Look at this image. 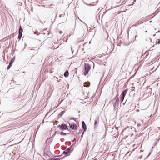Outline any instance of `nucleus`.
Here are the masks:
<instances>
[{
    "label": "nucleus",
    "instance_id": "nucleus-1",
    "mask_svg": "<svg viewBox=\"0 0 160 160\" xmlns=\"http://www.w3.org/2000/svg\"><path fill=\"white\" fill-rule=\"evenodd\" d=\"M84 68L85 72H84L83 74L86 76L88 74L91 68L90 65L88 63H85Z\"/></svg>",
    "mask_w": 160,
    "mask_h": 160
},
{
    "label": "nucleus",
    "instance_id": "nucleus-2",
    "mask_svg": "<svg viewBox=\"0 0 160 160\" xmlns=\"http://www.w3.org/2000/svg\"><path fill=\"white\" fill-rule=\"evenodd\" d=\"M128 90V89H127L124 90L122 92V93L121 94V97L120 98V101H121V103H122L123 102Z\"/></svg>",
    "mask_w": 160,
    "mask_h": 160
},
{
    "label": "nucleus",
    "instance_id": "nucleus-3",
    "mask_svg": "<svg viewBox=\"0 0 160 160\" xmlns=\"http://www.w3.org/2000/svg\"><path fill=\"white\" fill-rule=\"evenodd\" d=\"M58 127L60 128L61 130H63L68 129V126L65 124H62L61 125H58Z\"/></svg>",
    "mask_w": 160,
    "mask_h": 160
},
{
    "label": "nucleus",
    "instance_id": "nucleus-4",
    "mask_svg": "<svg viewBox=\"0 0 160 160\" xmlns=\"http://www.w3.org/2000/svg\"><path fill=\"white\" fill-rule=\"evenodd\" d=\"M69 126L71 129L72 130H77V126L75 123L71 124H70L69 123Z\"/></svg>",
    "mask_w": 160,
    "mask_h": 160
},
{
    "label": "nucleus",
    "instance_id": "nucleus-5",
    "mask_svg": "<svg viewBox=\"0 0 160 160\" xmlns=\"http://www.w3.org/2000/svg\"><path fill=\"white\" fill-rule=\"evenodd\" d=\"M99 118L98 117H97L95 118V122L94 123V128H95L96 127H97L98 125V123H99Z\"/></svg>",
    "mask_w": 160,
    "mask_h": 160
},
{
    "label": "nucleus",
    "instance_id": "nucleus-6",
    "mask_svg": "<svg viewBox=\"0 0 160 160\" xmlns=\"http://www.w3.org/2000/svg\"><path fill=\"white\" fill-rule=\"evenodd\" d=\"M82 128L84 129V132H85L87 130V126L85 122L83 121L82 122Z\"/></svg>",
    "mask_w": 160,
    "mask_h": 160
},
{
    "label": "nucleus",
    "instance_id": "nucleus-7",
    "mask_svg": "<svg viewBox=\"0 0 160 160\" xmlns=\"http://www.w3.org/2000/svg\"><path fill=\"white\" fill-rule=\"evenodd\" d=\"M70 148H69L65 151H64L63 152V153L64 154L67 155L69 153L70 151Z\"/></svg>",
    "mask_w": 160,
    "mask_h": 160
},
{
    "label": "nucleus",
    "instance_id": "nucleus-8",
    "mask_svg": "<svg viewBox=\"0 0 160 160\" xmlns=\"http://www.w3.org/2000/svg\"><path fill=\"white\" fill-rule=\"evenodd\" d=\"M22 32L23 29H22V27L21 26H20L19 30V34H21V35H22Z\"/></svg>",
    "mask_w": 160,
    "mask_h": 160
},
{
    "label": "nucleus",
    "instance_id": "nucleus-9",
    "mask_svg": "<svg viewBox=\"0 0 160 160\" xmlns=\"http://www.w3.org/2000/svg\"><path fill=\"white\" fill-rule=\"evenodd\" d=\"M64 113H65L64 110L61 112L60 114H59L58 116V118H60L62 116V115H63V114H64Z\"/></svg>",
    "mask_w": 160,
    "mask_h": 160
},
{
    "label": "nucleus",
    "instance_id": "nucleus-10",
    "mask_svg": "<svg viewBox=\"0 0 160 160\" xmlns=\"http://www.w3.org/2000/svg\"><path fill=\"white\" fill-rule=\"evenodd\" d=\"M69 72L68 71H66L64 74V76L65 77H67L68 76Z\"/></svg>",
    "mask_w": 160,
    "mask_h": 160
},
{
    "label": "nucleus",
    "instance_id": "nucleus-11",
    "mask_svg": "<svg viewBox=\"0 0 160 160\" xmlns=\"http://www.w3.org/2000/svg\"><path fill=\"white\" fill-rule=\"evenodd\" d=\"M118 96L119 95L118 94L115 97V100H116V102H118L119 101V98H118Z\"/></svg>",
    "mask_w": 160,
    "mask_h": 160
},
{
    "label": "nucleus",
    "instance_id": "nucleus-12",
    "mask_svg": "<svg viewBox=\"0 0 160 160\" xmlns=\"http://www.w3.org/2000/svg\"><path fill=\"white\" fill-rule=\"evenodd\" d=\"M84 4H85L88 5V6H94L95 5L93 4H87V3H85V2H84Z\"/></svg>",
    "mask_w": 160,
    "mask_h": 160
},
{
    "label": "nucleus",
    "instance_id": "nucleus-13",
    "mask_svg": "<svg viewBox=\"0 0 160 160\" xmlns=\"http://www.w3.org/2000/svg\"><path fill=\"white\" fill-rule=\"evenodd\" d=\"M68 133H66L64 132H60V135H66Z\"/></svg>",
    "mask_w": 160,
    "mask_h": 160
},
{
    "label": "nucleus",
    "instance_id": "nucleus-14",
    "mask_svg": "<svg viewBox=\"0 0 160 160\" xmlns=\"http://www.w3.org/2000/svg\"><path fill=\"white\" fill-rule=\"evenodd\" d=\"M22 35H21V34H18V39H19L18 41H19V40L22 37Z\"/></svg>",
    "mask_w": 160,
    "mask_h": 160
},
{
    "label": "nucleus",
    "instance_id": "nucleus-15",
    "mask_svg": "<svg viewBox=\"0 0 160 160\" xmlns=\"http://www.w3.org/2000/svg\"><path fill=\"white\" fill-rule=\"evenodd\" d=\"M82 133V130H80L79 132L78 133V134H81Z\"/></svg>",
    "mask_w": 160,
    "mask_h": 160
},
{
    "label": "nucleus",
    "instance_id": "nucleus-16",
    "mask_svg": "<svg viewBox=\"0 0 160 160\" xmlns=\"http://www.w3.org/2000/svg\"><path fill=\"white\" fill-rule=\"evenodd\" d=\"M15 57H14L11 60V62H14V60H15Z\"/></svg>",
    "mask_w": 160,
    "mask_h": 160
},
{
    "label": "nucleus",
    "instance_id": "nucleus-17",
    "mask_svg": "<svg viewBox=\"0 0 160 160\" xmlns=\"http://www.w3.org/2000/svg\"><path fill=\"white\" fill-rule=\"evenodd\" d=\"M117 103H118V102H115L113 104V107H114V108H115V107H116V104H117Z\"/></svg>",
    "mask_w": 160,
    "mask_h": 160
},
{
    "label": "nucleus",
    "instance_id": "nucleus-18",
    "mask_svg": "<svg viewBox=\"0 0 160 160\" xmlns=\"http://www.w3.org/2000/svg\"><path fill=\"white\" fill-rule=\"evenodd\" d=\"M80 21L81 22H82L84 24H85V26H86V28H88V26H87V25L86 24V23H84V22L82 21L81 20H80Z\"/></svg>",
    "mask_w": 160,
    "mask_h": 160
},
{
    "label": "nucleus",
    "instance_id": "nucleus-19",
    "mask_svg": "<svg viewBox=\"0 0 160 160\" xmlns=\"http://www.w3.org/2000/svg\"><path fill=\"white\" fill-rule=\"evenodd\" d=\"M90 65H93V68L94 67V64L92 62H90Z\"/></svg>",
    "mask_w": 160,
    "mask_h": 160
},
{
    "label": "nucleus",
    "instance_id": "nucleus-20",
    "mask_svg": "<svg viewBox=\"0 0 160 160\" xmlns=\"http://www.w3.org/2000/svg\"><path fill=\"white\" fill-rule=\"evenodd\" d=\"M52 160H60V159L59 158H52Z\"/></svg>",
    "mask_w": 160,
    "mask_h": 160
},
{
    "label": "nucleus",
    "instance_id": "nucleus-21",
    "mask_svg": "<svg viewBox=\"0 0 160 160\" xmlns=\"http://www.w3.org/2000/svg\"><path fill=\"white\" fill-rule=\"evenodd\" d=\"M158 42H157L156 43V44H160V40H159V39H158Z\"/></svg>",
    "mask_w": 160,
    "mask_h": 160
},
{
    "label": "nucleus",
    "instance_id": "nucleus-22",
    "mask_svg": "<svg viewBox=\"0 0 160 160\" xmlns=\"http://www.w3.org/2000/svg\"><path fill=\"white\" fill-rule=\"evenodd\" d=\"M11 66L8 65V67H7V69L8 70L10 69V67H11Z\"/></svg>",
    "mask_w": 160,
    "mask_h": 160
},
{
    "label": "nucleus",
    "instance_id": "nucleus-23",
    "mask_svg": "<svg viewBox=\"0 0 160 160\" xmlns=\"http://www.w3.org/2000/svg\"><path fill=\"white\" fill-rule=\"evenodd\" d=\"M55 133L57 134H60V132H58V131H55Z\"/></svg>",
    "mask_w": 160,
    "mask_h": 160
},
{
    "label": "nucleus",
    "instance_id": "nucleus-24",
    "mask_svg": "<svg viewBox=\"0 0 160 160\" xmlns=\"http://www.w3.org/2000/svg\"><path fill=\"white\" fill-rule=\"evenodd\" d=\"M13 63V62H10L9 63V65L12 66V64Z\"/></svg>",
    "mask_w": 160,
    "mask_h": 160
},
{
    "label": "nucleus",
    "instance_id": "nucleus-25",
    "mask_svg": "<svg viewBox=\"0 0 160 160\" xmlns=\"http://www.w3.org/2000/svg\"><path fill=\"white\" fill-rule=\"evenodd\" d=\"M56 134L55 133V132L54 133L53 135H52V137H54L55 135H56Z\"/></svg>",
    "mask_w": 160,
    "mask_h": 160
},
{
    "label": "nucleus",
    "instance_id": "nucleus-26",
    "mask_svg": "<svg viewBox=\"0 0 160 160\" xmlns=\"http://www.w3.org/2000/svg\"><path fill=\"white\" fill-rule=\"evenodd\" d=\"M48 156V155L47 154H45L44 155V157H46V156Z\"/></svg>",
    "mask_w": 160,
    "mask_h": 160
},
{
    "label": "nucleus",
    "instance_id": "nucleus-27",
    "mask_svg": "<svg viewBox=\"0 0 160 160\" xmlns=\"http://www.w3.org/2000/svg\"><path fill=\"white\" fill-rule=\"evenodd\" d=\"M62 33V31H60V32H59V33H60V34H61V33Z\"/></svg>",
    "mask_w": 160,
    "mask_h": 160
},
{
    "label": "nucleus",
    "instance_id": "nucleus-28",
    "mask_svg": "<svg viewBox=\"0 0 160 160\" xmlns=\"http://www.w3.org/2000/svg\"><path fill=\"white\" fill-rule=\"evenodd\" d=\"M59 17L61 18V15H60L59 16Z\"/></svg>",
    "mask_w": 160,
    "mask_h": 160
},
{
    "label": "nucleus",
    "instance_id": "nucleus-29",
    "mask_svg": "<svg viewBox=\"0 0 160 160\" xmlns=\"http://www.w3.org/2000/svg\"><path fill=\"white\" fill-rule=\"evenodd\" d=\"M137 35H137H137L135 36V38H136L137 37Z\"/></svg>",
    "mask_w": 160,
    "mask_h": 160
},
{
    "label": "nucleus",
    "instance_id": "nucleus-30",
    "mask_svg": "<svg viewBox=\"0 0 160 160\" xmlns=\"http://www.w3.org/2000/svg\"><path fill=\"white\" fill-rule=\"evenodd\" d=\"M98 2V1L97 0V1L96 2H95V3H97Z\"/></svg>",
    "mask_w": 160,
    "mask_h": 160
},
{
    "label": "nucleus",
    "instance_id": "nucleus-31",
    "mask_svg": "<svg viewBox=\"0 0 160 160\" xmlns=\"http://www.w3.org/2000/svg\"><path fill=\"white\" fill-rule=\"evenodd\" d=\"M70 120L73 119V120H74V119H73V118H70Z\"/></svg>",
    "mask_w": 160,
    "mask_h": 160
},
{
    "label": "nucleus",
    "instance_id": "nucleus-32",
    "mask_svg": "<svg viewBox=\"0 0 160 160\" xmlns=\"http://www.w3.org/2000/svg\"><path fill=\"white\" fill-rule=\"evenodd\" d=\"M133 135V134H131L130 136L131 137Z\"/></svg>",
    "mask_w": 160,
    "mask_h": 160
},
{
    "label": "nucleus",
    "instance_id": "nucleus-33",
    "mask_svg": "<svg viewBox=\"0 0 160 160\" xmlns=\"http://www.w3.org/2000/svg\"><path fill=\"white\" fill-rule=\"evenodd\" d=\"M136 2V0H134L133 1V2Z\"/></svg>",
    "mask_w": 160,
    "mask_h": 160
},
{
    "label": "nucleus",
    "instance_id": "nucleus-34",
    "mask_svg": "<svg viewBox=\"0 0 160 160\" xmlns=\"http://www.w3.org/2000/svg\"><path fill=\"white\" fill-rule=\"evenodd\" d=\"M83 133H82V136H81V137H82V136H83Z\"/></svg>",
    "mask_w": 160,
    "mask_h": 160
},
{
    "label": "nucleus",
    "instance_id": "nucleus-35",
    "mask_svg": "<svg viewBox=\"0 0 160 160\" xmlns=\"http://www.w3.org/2000/svg\"><path fill=\"white\" fill-rule=\"evenodd\" d=\"M158 32H160V31H158Z\"/></svg>",
    "mask_w": 160,
    "mask_h": 160
},
{
    "label": "nucleus",
    "instance_id": "nucleus-36",
    "mask_svg": "<svg viewBox=\"0 0 160 160\" xmlns=\"http://www.w3.org/2000/svg\"><path fill=\"white\" fill-rule=\"evenodd\" d=\"M156 35V34L153 35V36L154 37Z\"/></svg>",
    "mask_w": 160,
    "mask_h": 160
},
{
    "label": "nucleus",
    "instance_id": "nucleus-37",
    "mask_svg": "<svg viewBox=\"0 0 160 160\" xmlns=\"http://www.w3.org/2000/svg\"><path fill=\"white\" fill-rule=\"evenodd\" d=\"M132 128H134L133 127H132V128H131V129H132Z\"/></svg>",
    "mask_w": 160,
    "mask_h": 160
},
{
    "label": "nucleus",
    "instance_id": "nucleus-38",
    "mask_svg": "<svg viewBox=\"0 0 160 160\" xmlns=\"http://www.w3.org/2000/svg\"><path fill=\"white\" fill-rule=\"evenodd\" d=\"M152 22V21H150V22Z\"/></svg>",
    "mask_w": 160,
    "mask_h": 160
},
{
    "label": "nucleus",
    "instance_id": "nucleus-39",
    "mask_svg": "<svg viewBox=\"0 0 160 160\" xmlns=\"http://www.w3.org/2000/svg\"><path fill=\"white\" fill-rule=\"evenodd\" d=\"M35 34H36V33L35 32H34Z\"/></svg>",
    "mask_w": 160,
    "mask_h": 160
},
{
    "label": "nucleus",
    "instance_id": "nucleus-40",
    "mask_svg": "<svg viewBox=\"0 0 160 160\" xmlns=\"http://www.w3.org/2000/svg\"><path fill=\"white\" fill-rule=\"evenodd\" d=\"M159 40H160V39H159Z\"/></svg>",
    "mask_w": 160,
    "mask_h": 160
}]
</instances>
